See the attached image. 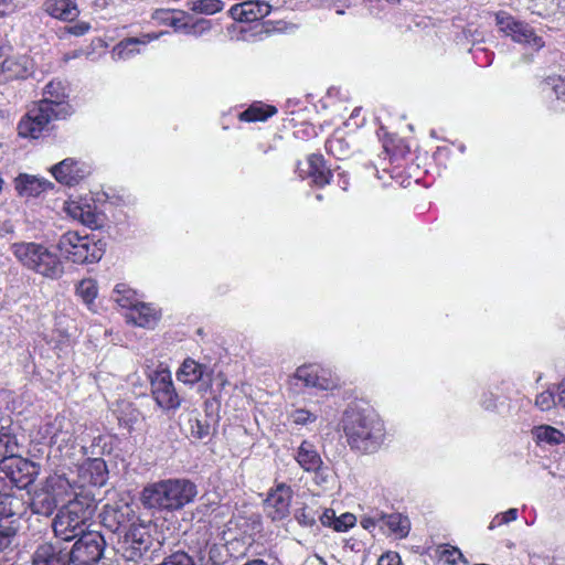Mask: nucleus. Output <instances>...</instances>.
Returning <instances> with one entry per match:
<instances>
[{"label": "nucleus", "mask_w": 565, "mask_h": 565, "mask_svg": "<svg viewBox=\"0 0 565 565\" xmlns=\"http://www.w3.org/2000/svg\"><path fill=\"white\" fill-rule=\"evenodd\" d=\"M64 119L54 113L46 100H38L18 122V135L24 139H39L53 120Z\"/></svg>", "instance_id": "obj_8"}, {"label": "nucleus", "mask_w": 565, "mask_h": 565, "mask_svg": "<svg viewBox=\"0 0 565 565\" xmlns=\"http://www.w3.org/2000/svg\"><path fill=\"white\" fill-rule=\"evenodd\" d=\"M43 96L41 100L49 102L54 113L61 117L66 118L71 114L72 106L67 102L66 88L62 81H50L43 89Z\"/></svg>", "instance_id": "obj_23"}, {"label": "nucleus", "mask_w": 565, "mask_h": 565, "mask_svg": "<svg viewBox=\"0 0 565 565\" xmlns=\"http://www.w3.org/2000/svg\"><path fill=\"white\" fill-rule=\"evenodd\" d=\"M341 423L345 441L353 452L372 455L382 448L386 428L373 409L350 407L343 413Z\"/></svg>", "instance_id": "obj_1"}, {"label": "nucleus", "mask_w": 565, "mask_h": 565, "mask_svg": "<svg viewBox=\"0 0 565 565\" xmlns=\"http://www.w3.org/2000/svg\"><path fill=\"white\" fill-rule=\"evenodd\" d=\"M212 29V22L207 19L200 18L192 22L186 21V28L184 33L194 35V36H201L204 33L210 32Z\"/></svg>", "instance_id": "obj_42"}, {"label": "nucleus", "mask_w": 565, "mask_h": 565, "mask_svg": "<svg viewBox=\"0 0 565 565\" xmlns=\"http://www.w3.org/2000/svg\"><path fill=\"white\" fill-rule=\"evenodd\" d=\"M58 183L73 186L90 174L89 166L74 158H66L51 168Z\"/></svg>", "instance_id": "obj_17"}, {"label": "nucleus", "mask_w": 565, "mask_h": 565, "mask_svg": "<svg viewBox=\"0 0 565 565\" xmlns=\"http://www.w3.org/2000/svg\"><path fill=\"white\" fill-rule=\"evenodd\" d=\"M307 175L318 188H324L330 184L333 172L328 167L324 157L321 153H311L307 158Z\"/></svg>", "instance_id": "obj_25"}, {"label": "nucleus", "mask_w": 565, "mask_h": 565, "mask_svg": "<svg viewBox=\"0 0 565 565\" xmlns=\"http://www.w3.org/2000/svg\"><path fill=\"white\" fill-rule=\"evenodd\" d=\"M196 486L188 479H166L147 484L140 493L143 508L158 512H174L191 503Z\"/></svg>", "instance_id": "obj_2"}, {"label": "nucleus", "mask_w": 565, "mask_h": 565, "mask_svg": "<svg viewBox=\"0 0 565 565\" xmlns=\"http://www.w3.org/2000/svg\"><path fill=\"white\" fill-rule=\"evenodd\" d=\"M318 511L310 505H305L297 510L296 519L302 526H313L317 523Z\"/></svg>", "instance_id": "obj_43"}, {"label": "nucleus", "mask_w": 565, "mask_h": 565, "mask_svg": "<svg viewBox=\"0 0 565 565\" xmlns=\"http://www.w3.org/2000/svg\"><path fill=\"white\" fill-rule=\"evenodd\" d=\"M151 395L156 404L164 412L177 411L182 397L175 390L172 374L168 369H158L150 377Z\"/></svg>", "instance_id": "obj_10"}, {"label": "nucleus", "mask_w": 565, "mask_h": 565, "mask_svg": "<svg viewBox=\"0 0 565 565\" xmlns=\"http://www.w3.org/2000/svg\"><path fill=\"white\" fill-rule=\"evenodd\" d=\"M438 558L448 565H457L459 561H463L465 556L461 551L450 544L439 545L436 550Z\"/></svg>", "instance_id": "obj_38"}, {"label": "nucleus", "mask_w": 565, "mask_h": 565, "mask_svg": "<svg viewBox=\"0 0 565 565\" xmlns=\"http://www.w3.org/2000/svg\"><path fill=\"white\" fill-rule=\"evenodd\" d=\"M11 250L22 266L46 278L57 279L64 273V266L60 257L42 244L33 242L14 243Z\"/></svg>", "instance_id": "obj_4"}, {"label": "nucleus", "mask_w": 565, "mask_h": 565, "mask_svg": "<svg viewBox=\"0 0 565 565\" xmlns=\"http://www.w3.org/2000/svg\"><path fill=\"white\" fill-rule=\"evenodd\" d=\"M71 484L68 480L58 475L50 476L45 481L46 491L36 493L32 501V510L34 513L51 515L58 503V499H63L64 494H68Z\"/></svg>", "instance_id": "obj_11"}, {"label": "nucleus", "mask_w": 565, "mask_h": 565, "mask_svg": "<svg viewBox=\"0 0 565 565\" xmlns=\"http://www.w3.org/2000/svg\"><path fill=\"white\" fill-rule=\"evenodd\" d=\"M190 11L199 14L213 15L224 9L222 0H191L188 2Z\"/></svg>", "instance_id": "obj_37"}, {"label": "nucleus", "mask_w": 565, "mask_h": 565, "mask_svg": "<svg viewBox=\"0 0 565 565\" xmlns=\"http://www.w3.org/2000/svg\"><path fill=\"white\" fill-rule=\"evenodd\" d=\"M92 30V24L87 21H77L75 24L65 25L61 29L60 39H63L65 35L73 36H84Z\"/></svg>", "instance_id": "obj_44"}, {"label": "nucleus", "mask_w": 565, "mask_h": 565, "mask_svg": "<svg viewBox=\"0 0 565 565\" xmlns=\"http://www.w3.org/2000/svg\"><path fill=\"white\" fill-rule=\"evenodd\" d=\"M77 475L82 487H103L108 480L107 463L103 458H87L78 466Z\"/></svg>", "instance_id": "obj_19"}, {"label": "nucleus", "mask_w": 565, "mask_h": 565, "mask_svg": "<svg viewBox=\"0 0 565 565\" xmlns=\"http://www.w3.org/2000/svg\"><path fill=\"white\" fill-rule=\"evenodd\" d=\"M116 415L119 426L131 430L138 422L140 413L132 403L121 402L118 404Z\"/></svg>", "instance_id": "obj_33"}, {"label": "nucleus", "mask_w": 565, "mask_h": 565, "mask_svg": "<svg viewBox=\"0 0 565 565\" xmlns=\"http://www.w3.org/2000/svg\"><path fill=\"white\" fill-rule=\"evenodd\" d=\"M28 502L23 495H0V552L7 550L18 533L19 520L26 513Z\"/></svg>", "instance_id": "obj_6"}, {"label": "nucleus", "mask_w": 565, "mask_h": 565, "mask_svg": "<svg viewBox=\"0 0 565 565\" xmlns=\"http://www.w3.org/2000/svg\"><path fill=\"white\" fill-rule=\"evenodd\" d=\"M150 537L149 526L136 514L122 532V541L119 546L121 555L127 561L141 558L143 553L150 547Z\"/></svg>", "instance_id": "obj_9"}, {"label": "nucleus", "mask_w": 565, "mask_h": 565, "mask_svg": "<svg viewBox=\"0 0 565 565\" xmlns=\"http://www.w3.org/2000/svg\"><path fill=\"white\" fill-rule=\"evenodd\" d=\"M39 473V467L30 459L20 455L12 456L0 462V495L6 490L17 488L19 490L32 484Z\"/></svg>", "instance_id": "obj_7"}, {"label": "nucleus", "mask_w": 565, "mask_h": 565, "mask_svg": "<svg viewBox=\"0 0 565 565\" xmlns=\"http://www.w3.org/2000/svg\"><path fill=\"white\" fill-rule=\"evenodd\" d=\"M32 565H72V557L61 543L44 542L33 552Z\"/></svg>", "instance_id": "obj_18"}, {"label": "nucleus", "mask_w": 565, "mask_h": 565, "mask_svg": "<svg viewBox=\"0 0 565 565\" xmlns=\"http://www.w3.org/2000/svg\"><path fill=\"white\" fill-rule=\"evenodd\" d=\"M147 40L141 41L138 38H126L121 40L115 47H114V54H116L119 58H128L131 55H134L136 52H138V45L145 44L150 40H154L158 38V35H146Z\"/></svg>", "instance_id": "obj_34"}, {"label": "nucleus", "mask_w": 565, "mask_h": 565, "mask_svg": "<svg viewBox=\"0 0 565 565\" xmlns=\"http://www.w3.org/2000/svg\"><path fill=\"white\" fill-rule=\"evenodd\" d=\"M291 488L285 483L278 484L268 493L266 508L271 520H282L289 513Z\"/></svg>", "instance_id": "obj_22"}, {"label": "nucleus", "mask_w": 565, "mask_h": 565, "mask_svg": "<svg viewBox=\"0 0 565 565\" xmlns=\"http://www.w3.org/2000/svg\"><path fill=\"white\" fill-rule=\"evenodd\" d=\"M222 548H223L222 546H217L216 544H214L213 546H211V548L209 551V559L214 565H220L223 563V559L221 556Z\"/></svg>", "instance_id": "obj_53"}, {"label": "nucleus", "mask_w": 565, "mask_h": 565, "mask_svg": "<svg viewBox=\"0 0 565 565\" xmlns=\"http://www.w3.org/2000/svg\"><path fill=\"white\" fill-rule=\"evenodd\" d=\"M58 437H60L58 433L54 431L51 438H52L53 443H57L58 441Z\"/></svg>", "instance_id": "obj_58"}, {"label": "nucleus", "mask_w": 565, "mask_h": 565, "mask_svg": "<svg viewBox=\"0 0 565 565\" xmlns=\"http://www.w3.org/2000/svg\"><path fill=\"white\" fill-rule=\"evenodd\" d=\"M377 565H402V558L397 552L390 551L379 558Z\"/></svg>", "instance_id": "obj_50"}, {"label": "nucleus", "mask_w": 565, "mask_h": 565, "mask_svg": "<svg viewBox=\"0 0 565 565\" xmlns=\"http://www.w3.org/2000/svg\"><path fill=\"white\" fill-rule=\"evenodd\" d=\"M497 23L516 43L527 44L536 50H541L545 45L543 38L539 36L529 23L516 20L510 14L497 15Z\"/></svg>", "instance_id": "obj_15"}, {"label": "nucleus", "mask_w": 565, "mask_h": 565, "mask_svg": "<svg viewBox=\"0 0 565 565\" xmlns=\"http://www.w3.org/2000/svg\"><path fill=\"white\" fill-rule=\"evenodd\" d=\"M161 319V311L153 307L151 303L137 301L130 308L127 320L135 326L153 329Z\"/></svg>", "instance_id": "obj_24"}, {"label": "nucleus", "mask_w": 565, "mask_h": 565, "mask_svg": "<svg viewBox=\"0 0 565 565\" xmlns=\"http://www.w3.org/2000/svg\"><path fill=\"white\" fill-rule=\"evenodd\" d=\"M278 113L276 106L262 100L253 102L245 110L237 115L241 122H264Z\"/></svg>", "instance_id": "obj_29"}, {"label": "nucleus", "mask_w": 565, "mask_h": 565, "mask_svg": "<svg viewBox=\"0 0 565 565\" xmlns=\"http://www.w3.org/2000/svg\"><path fill=\"white\" fill-rule=\"evenodd\" d=\"M102 241L89 235H79L78 232L64 233L57 243L60 253L74 264H94L102 259L105 248Z\"/></svg>", "instance_id": "obj_5"}, {"label": "nucleus", "mask_w": 565, "mask_h": 565, "mask_svg": "<svg viewBox=\"0 0 565 565\" xmlns=\"http://www.w3.org/2000/svg\"><path fill=\"white\" fill-rule=\"evenodd\" d=\"M135 516L136 513L129 504L121 507L107 504L100 513V522L110 532L121 534Z\"/></svg>", "instance_id": "obj_20"}, {"label": "nucleus", "mask_w": 565, "mask_h": 565, "mask_svg": "<svg viewBox=\"0 0 565 565\" xmlns=\"http://www.w3.org/2000/svg\"><path fill=\"white\" fill-rule=\"evenodd\" d=\"M337 177H338V185L344 191L348 190V188L350 185L349 175L342 171V172H338Z\"/></svg>", "instance_id": "obj_54"}, {"label": "nucleus", "mask_w": 565, "mask_h": 565, "mask_svg": "<svg viewBox=\"0 0 565 565\" xmlns=\"http://www.w3.org/2000/svg\"><path fill=\"white\" fill-rule=\"evenodd\" d=\"M537 438L550 445H559L565 441V435L552 426H541L537 429Z\"/></svg>", "instance_id": "obj_39"}, {"label": "nucleus", "mask_w": 565, "mask_h": 565, "mask_svg": "<svg viewBox=\"0 0 565 565\" xmlns=\"http://www.w3.org/2000/svg\"><path fill=\"white\" fill-rule=\"evenodd\" d=\"M324 147L327 152L338 160L345 159L351 152L350 145L345 138L335 134L327 139Z\"/></svg>", "instance_id": "obj_35"}, {"label": "nucleus", "mask_w": 565, "mask_h": 565, "mask_svg": "<svg viewBox=\"0 0 565 565\" xmlns=\"http://www.w3.org/2000/svg\"><path fill=\"white\" fill-rule=\"evenodd\" d=\"M381 521L387 527L390 534L396 539H405L409 533L411 521L406 515L401 513H381Z\"/></svg>", "instance_id": "obj_30"}, {"label": "nucleus", "mask_w": 565, "mask_h": 565, "mask_svg": "<svg viewBox=\"0 0 565 565\" xmlns=\"http://www.w3.org/2000/svg\"><path fill=\"white\" fill-rule=\"evenodd\" d=\"M64 211L70 217L92 230H97L103 226V214L98 212L97 205L92 198H71L65 202Z\"/></svg>", "instance_id": "obj_16"}, {"label": "nucleus", "mask_w": 565, "mask_h": 565, "mask_svg": "<svg viewBox=\"0 0 565 565\" xmlns=\"http://www.w3.org/2000/svg\"><path fill=\"white\" fill-rule=\"evenodd\" d=\"M84 54L83 50H74L72 52H67L63 55V62L67 63L71 60L78 58Z\"/></svg>", "instance_id": "obj_55"}, {"label": "nucleus", "mask_w": 565, "mask_h": 565, "mask_svg": "<svg viewBox=\"0 0 565 565\" xmlns=\"http://www.w3.org/2000/svg\"><path fill=\"white\" fill-rule=\"evenodd\" d=\"M57 420H58V417L54 418V423L51 424L50 426L53 427L56 424Z\"/></svg>", "instance_id": "obj_60"}, {"label": "nucleus", "mask_w": 565, "mask_h": 565, "mask_svg": "<svg viewBox=\"0 0 565 565\" xmlns=\"http://www.w3.org/2000/svg\"><path fill=\"white\" fill-rule=\"evenodd\" d=\"M535 405L541 411H548L555 405V396L551 391L540 393L535 398Z\"/></svg>", "instance_id": "obj_47"}, {"label": "nucleus", "mask_w": 565, "mask_h": 565, "mask_svg": "<svg viewBox=\"0 0 565 565\" xmlns=\"http://www.w3.org/2000/svg\"><path fill=\"white\" fill-rule=\"evenodd\" d=\"M190 430L194 438L203 439L210 434V425L196 418L190 420Z\"/></svg>", "instance_id": "obj_48"}, {"label": "nucleus", "mask_w": 565, "mask_h": 565, "mask_svg": "<svg viewBox=\"0 0 565 565\" xmlns=\"http://www.w3.org/2000/svg\"><path fill=\"white\" fill-rule=\"evenodd\" d=\"M98 294V286L96 280L92 278L83 279L76 287V295L82 301L92 310L94 301Z\"/></svg>", "instance_id": "obj_36"}, {"label": "nucleus", "mask_w": 565, "mask_h": 565, "mask_svg": "<svg viewBox=\"0 0 565 565\" xmlns=\"http://www.w3.org/2000/svg\"><path fill=\"white\" fill-rule=\"evenodd\" d=\"M173 13L172 17L163 19V23L173 28L174 31H185L186 21L191 20V15L183 10H170Z\"/></svg>", "instance_id": "obj_41"}, {"label": "nucleus", "mask_w": 565, "mask_h": 565, "mask_svg": "<svg viewBox=\"0 0 565 565\" xmlns=\"http://www.w3.org/2000/svg\"><path fill=\"white\" fill-rule=\"evenodd\" d=\"M298 465L307 472H317L323 465L316 446L309 440H302L295 456Z\"/></svg>", "instance_id": "obj_28"}, {"label": "nucleus", "mask_w": 565, "mask_h": 565, "mask_svg": "<svg viewBox=\"0 0 565 565\" xmlns=\"http://www.w3.org/2000/svg\"><path fill=\"white\" fill-rule=\"evenodd\" d=\"M206 366L193 359H185L181 364L177 375L179 381L185 384H195L203 379Z\"/></svg>", "instance_id": "obj_31"}, {"label": "nucleus", "mask_w": 565, "mask_h": 565, "mask_svg": "<svg viewBox=\"0 0 565 565\" xmlns=\"http://www.w3.org/2000/svg\"><path fill=\"white\" fill-rule=\"evenodd\" d=\"M95 508L94 500L87 495H76L70 500L53 519L54 535L68 542L86 534Z\"/></svg>", "instance_id": "obj_3"}, {"label": "nucleus", "mask_w": 565, "mask_h": 565, "mask_svg": "<svg viewBox=\"0 0 565 565\" xmlns=\"http://www.w3.org/2000/svg\"><path fill=\"white\" fill-rule=\"evenodd\" d=\"M104 548V536L90 531L78 537L68 553L74 565H95L102 558Z\"/></svg>", "instance_id": "obj_12"}, {"label": "nucleus", "mask_w": 565, "mask_h": 565, "mask_svg": "<svg viewBox=\"0 0 565 565\" xmlns=\"http://www.w3.org/2000/svg\"><path fill=\"white\" fill-rule=\"evenodd\" d=\"M294 379L301 381L306 387L321 391H333L340 386L338 376L318 363H308L296 369Z\"/></svg>", "instance_id": "obj_13"}, {"label": "nucleus", "mask_w": 565, "mask_h": 565, "mask_svg": "<svg viewBox=\"0 0 565 565\" xmlns=\"http://www.w3.org/2000/svg\"><path fill=\"white\" fill-rule=\"evenodd\" d=\"M518 518V510L511 508L505 512L497 514L489 524V530H494L503 524H508Z\"/></svg>", "instance_id": "obj_46"}, {"label": "nucleus", "mask_w": 565, "mask_h": 565, "mask_svg": "<svg viewBox=\"0 0 565 565\" xmlns=\"http://www.w3.org/2000/svg\"><path fill=\"white\" fill-rule=\"evenodd\" d=\"M43 10L50 17L63 22H73L81 13L76 0H44Z\"/></svg>", "instance_id": "obj_26"}, {"label": "nucleus", "mask_w": 565, "mask_h": 565, "mask_svg": "<svg viewBox=\"0 0 565 565\" xmlns=\"http://www.w3.org/2000/svg\"><path fill=\"white\" fill-rule=\"evenodd\" d=\"M114 291L117 295L116 302L122 308L130 310L137 302L136 292L124 284L117 285Z\"/></svg>", "instance_id": "obj_40"}, {"label": "nucleus", "mask_w": 565, "mask_h": 565, "mask_svg": "<svg viewBox=\"0 0 565 565\" xmlns=\"http://www.w3.org/2000/svg\"><path fill=\"white\" fill-rule=\"evenodd\" d=\"M356 524V516L350 512L342 513L340 516H335V523L333 531L347 532Z\"/></svg>", "instance_id": "obj_45"}, {"label": "nucleus", "mask_w": 565, "mask_h": 565, "mask_svg": "<svg viewBox=\"0 0 565 565\" xmlns=\"http://www.w3.org/2000/svg\"><path fill=\"white\" fill-rule=\"evenodd\" d=\"M51 185L52 183L26 173H21L14 179L15 191L25 198H36Z\"/></svg>", "instance_id": "obj_27"}, {"label": "nucleus", "mask_w": 565, "mask_h": 565, "mask_svg": "<svg viewBox=\"0 0 565 565\" xmlns=\"http://www.w3.org/2000/svg\"><path fill=\"white\" fill-rule=\"evenodd\" d=\"M14 62L12 60H9V58H6L1 66H2V70H6V68H10V66L13 64Z\"/></svg>", "instance_id": "obj_57"}, {"label": "nucleus", "mask_w": 565, "mask_h": 565, "mask_svg": "<svg viewBox=\"0 0 565 565\" xmlns=\"http://www.w3.org/2000/svg\"><path fill=\"white\" fill-rule=\"evenodd\" d=\"M20 445L18 438L9 429L1 427L0 429V462L12 456L19 455Z\"/></svg>", "instance_id": "obj_32"}, {"label": "nucleus", "mask_w": 565, "mask_h": 565, "mask_svg": "<svg viewBox=\"0 0 565 565\" xmlns=\"http://www.w3.org/2000/svg\"><path fill=\"white\" fill-rule=\"evenodd\" d=\"M558 399L559 403L565 407V380L559 385Z\"/></svg>", "instance_id": "obj_56"}, {"label": "nucleus", "mask_w": 565, "mask_h": 565, "mask_svg": "<svg viewBox=\"0 0 565 565\" xmlns=\"http://www.w3.org/2000/svg\"><path fill=\"white\" fill-rule=\"evenodd\" d=\"M335 512L332 509H324V511L319 514L318 519L320 520L321 524L327 527H331L333 530L334 523H335Z\"/></svg>", "instance_id": "obj_51"}, {"label": "nucleus", "mask_w": 565, "mask_h": 565, "mask_svg": "<svg viewBox=\"0 0 565 565\" xmlns=\"http://www.w3.org/2000/svg\"><path fill=\"white\" fill-rule=\"evenodd\" d=\"M270 11L268 2L247 0L232 6L227 13L234 21L248 23L264 19Z\"/></svg>", "instance_id": "obj_21"}, {"label": "nucleus", "mask_w": 565, "mask_h": 565, "mask_svg": "<svg viewBox=\"0 0 565 565\" xmlns=\"http://www.w3.org/2000/svg\"><path fill=\"white\" fill-rule=\"evenodd\" d=\"M381 521V513H377L376 516H363L360 521L361 526L364 530L371 531L373 530Z\"/></svg>", "instance_id": "obj_52"}, {"label": "nucleus", "mask_w": 565, "mask_h": 565, "mask_svg": "<svg viewBox=\"0 0 565 565\" xmlns=\"http://www.w3.org/2000/svg\"><path fill=\"white\" fill-rule=\"evenodd\" d=\"M292 422L297 425H306L307 423H311L316 420V415H313L311 412L300 408L296 409L291 414Z\"/></svg>", "instance_id": "obj_49"}, {"label": "nucleus", "mask_w": 565, "mask_h": 565, "mask_svg": "<svg viewBox=\"0 0 565 565\" xmlns=\"http://www.w3.org/2000/svg\"><path fill=\"white\" fill-rule=\"evenodd\" d=\"M383 149L388 156L392 178H398L408 167L412 160L411 148L406 140L396 134L385 132L382 138Z\"/></svg>", "instance_id": "obj_14"}, {"label": "nucleus", "mask_w": 565, "mask_h": 565, "mask_svg": "<svg viewBox=\"0 0 565 565\" xmlns=\"http://www.w3.org/2000/svg\"><path fill=\"white\" fill-rule=\"evenodd\" d=\"M4 2H6V0H0V6L3 4ZM2 14H3V11L0 10V15H2Z\"/></svg>", "instance_id": "obj_59"}]
</instances>
